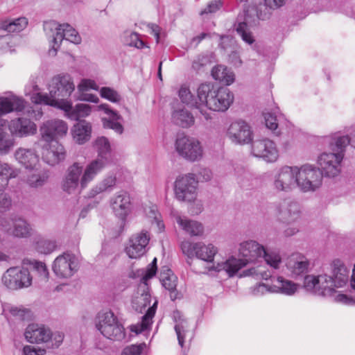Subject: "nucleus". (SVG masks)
<instances>
[{"label": "nucleus", "instance_id": "f257e3e1", "mask_svg": "<svg viewBox=\"0 0 355 355\" xmlns=\"http://www.w3.org/2000/svg\"><path fill=\"white\" fill-rule=\"evenodd\" d=\"M349 270L339 259L331 265V273L318 275H308L304 279V287L315 295L330 297L336 288H343L349 282Z\"/></svg>", "mask_w": 355, "mask_h": 355}, {"label": "nucleus", "instance_id": "f03ea898", "mask_svg": "<svg viewBox=\"0 0 355 355\" xmlns=\"http://www.w3.org/2000/svg\"><path fill=\"white\" fill-rule=\"evenodd\" d=\"M49 94H37L32 98L35 104H44L68 111L71 108L69 98L75 90L73 78L68 73L53 76L48 87Z\"/></svg>", "mask_w": 355, "mask_h": 355}, {"label": "nucleus", "instance_id": "7ed1b4c3", "mask_svg": "<svg viewBox=\"0 0 355 355\" xmlns=\"http://www.w3.org/2000/svg\"><path fill=\"white\" fill-rule=\"evenodd\" d=\"M326 139L329 140V148L333 152L322 153L318 157L317 162L322 175L335 177L340 173L341 162L346 146L350 144L355 148V139L349 138L348 136L338 135Z\"/></svg>", "mask_w": 355, "mask_h": 355}, {"label": "nucleus", "instance_id": "20e7f679", "mask_svg": "<svg viewBox=\"0 0 355 355\" xmlns=\"http://www.w3.org/2000/svg\"><path fill=\"white\" fill-rule=\"evenodd\" d=\"M263 246L253 240L243 241L239 244V258L234 256L229 257L223 262V270L229 277H234L239 271L251 263H255L261 258Z\"/></svg>", "mask_w": 355, "mask_h": 355}, {"label": "nucleus", "instance_id": "39448f33", "mask_svg": "<svg viewBox=\"0 0 355 355\" xmlns=\"http://www.w3.org/2000/svg\"><path fill=\"white\" fill-rule=\"evenodd\" d=\"M218 90L213 89L211 84H201L198 88V101L189 87L182 85L179 90V97L182 103L191 107L201 109V106L205 105L211 110L219 112L222 110V98L218 96Z\"/></svg>", "mask_w": 355, "mask_h": 355}, {"label": "nucleus", "instance_id": "423d86ee", "mask_svg": "<svg viewBox=\"0 0 355 355\" xmlns=\"http://www.w3.org/2000/svg\"><path fill=\"white\" fill-rule=\"evenodd\" d=\"M253 277L256 279H271V291L274 293H282L286 295H293L298 289V285L293 282L279 276L273 277L270 271L260 267H252L242 271L240 277Z\"/></svg>", "mask_w": 355, "mask_h": 355}, {"label": "nucleus", "instance_id": "0eeeda50", "mask_svg": "<svg viewBox=\"0 0 355 355\" xmlns=\"http://www.w3.org/2000/svg\"><path fill=\"white\" fill-rule=\"evenodd\" d=\"M174 149L180 157L190 162H198L204 156V148L200 140L184 134L177 135Z\"/></svg>", "mask_w": 355, "mask_h": 355}, {"label": "nucleus", "instance_id": "6e6552de", "mask_svg": "<svg viewBox=\"0 0 355 355\" xmlns=\"http://www.w3.org/2000/svg\"><path fill=\"white\" fill-rule=\"evenodd\" d=\"M44 29L45 31H55L51 41V46L49 50V54L51 56H55L57 54L58 49L63 40L73 44H79L81 42V37L78 33L68 24H58L55 21H51L44 23Z\"/></svg>", "mask_w": 355, "mask_h": 355}, {"label": "nucleus", "instance_id": "1a4fd4ad", "mask_svg": "<svg viewBox=\"0 0 355 355\" xmlns=\"http://www.w3.org/2000/svg\"><path fill=\"white\" fill-rule=\"evenodd\" d=\"M297 186L303 192L314 191L322 184V173L319 168L306 164L296 166Z\"/></svg>", "mask_w": 355, "mask_h": 355}, {"label": "nucleus", "instance_id": "9d476101", "mask_svg": "<svg viewBox=\"0 0 355 355\" xmlns=\"http://www.w3.org/2000/svg\"><path fill=\"white\" fill-rule=\"evenodd\" d=\"M96 328L105 337L110 340L120 341L125 338L124 328L119 323L112 311L98 315Z\"/></svg>", "mask_w": 355, "mask_h": 355}, {"label": "nucleus", "instance_id": "9b49d317", "mask_svg": "<svg viewBox=\"0 0 355 355\" xmlns=\"http://www.w3.org/2000/svg\"><path fill=\"white\" fill-rule=\"evenodd\" d=\"M180 248L189 259L196 257L207 263H212L218 252L217 248L213 244H205L203 242L192 243L184 241L180 244Z\"/></svg>", "mask_w": 355, "mask_h": 355}, {"label": "nucleus", "instance_id": "f8f14e48", "mask_svg": "<svg viewBox=\"0 0 355 355\" xmlns=\"http://www.w3.org/2000/svg\"><path fill=\"white\" fill-rule=\"evenodd\" d=\"M198 181L193 173L178 176L174 183L176 199L182 202H192L197 197Z\"/></svg>", "mask_w": 355, "mask_h": 355}, {"label": "nucleus", "instance_id": "ddd939ff", "mask_svg": "<svg viewBox=\"0 0 355 355\" xmlns=\"http://www.w3.org/2000/svg\"><path fill=\"white\" fill-rule=\"evenodd\" d=\"M296 166H284L272 174V187L278 192H289L297 186Z\"/></svg>", "mask_w": 355, "mask_h": 355}, {"label": "nucleus", "instance_id": "4468645a", "mask_svg": "<svg viewBox=\"0 0 355 355\" xmlns=\"http://www.w3.org/2000/svg\"><path fill=\"white\" fill-rule=\"evenodd\" d=\"M2 281L7 288L17 290L30 286L32 283V277L26 268L12 267L4 273Z\"/></svg>", "mask_w": 355, "mask_h": 355}, {"label": "nucleus", "instance_id": "2eb2a0df", "mask_svg": "<svg viewBox=\"0 0 355 355\" xmlns=\"http://www.w3.org/2000/svg\"><path fill=\"white\" fill-rule=\"evenodd\" d=\"M67 132V123L60 119L47 120L40 128L41 140L46 143L58 141L65 137Z\"/></svg>", "mask_w": 355, "mask_h": 355}, {"label": "nucleus", "instance_id": "dca6fc26", "mask_svg": "<svg viewBox=\"0 0 355 355\" xmlns=\"http://www.w3.org/2000/svg\"><path fill=\"white\" fill-rule=\"evenodd\" d=\"M78 269V259L73 254L69 252H64L57 257L52 265L53 272L60 278H69Z\"/></svg>", "mask_w": 355, "mask_h": 355}, {"label": "nucleus", "instance_id": "f3484780", "mask_svg": "<svg viewBox=\"0 0 355 355\" xmlns=\"http://www.w3.org/2000/svg\"><path fill=\"white\" fill-rule=\"evenodd\" d=\"M227 135L232 142L241 145L251 143L254 137L252 127L243 119L232 122L227 130Z\"/></svg>", "mask_w": 355, "mask_h": 355}, {"label": "nucleus", "instance_id": "a211bd4d", "mask_svg": "<svg viewBox=\"0 0 355 355\" xmlns=\"http://www.w3.org/2000/svg\"><path fill=\"white\" fill-rule=\"evenodd\" d=\"M132 200L130 193L125 190L116 192L110 200V207L114 215L123 221L132 211Z\"/></svg>", "mask_w": 355, "mask_h": 355}, {"label": "nucleus", "instance_id": "6ab92c4d", "mask_svg": "<svg viewBox=\"0 0 355 355\" xmlns=\"http://www.w3.org/2000/svg\"><path fill=\"white\" fill-rule=\"evenodd\" d=\"M0 225L7 234L17 238L28 237L33 231L30 224L20 217L2 219Z\"/></svg>", "mask_w": 355, "mask_h": 355}, {"label": "nucleus", "instance_id": "aec40b11", "mask_svg": "<svg viewBox=\"0 0 355 355\" xmlns=\"http://www.w3.org/2000/svg\"><path fill=\"white\" fill-rule=\"evenodd\" d=\"M251 153L254 157L262 158L267 162H275L279 157L276 144L268 139L253 141Z\"/></svg>", "mask_w": 355, "mask_h": 355}, {"label": "nucleus", "instance_id": "412c9836", "mask_svg": "<svg viewBox=\"0 0 355 355\" xmlns=\"http://www.w3.org/2000/svg\"><path fill=\"white\" fill-rule=\"evenodd\" d=\"M243 12L244 21L238 23L236 31L245 44L252 45L255 42V38L250 31L249 26H257L259 25V21L261 20L247 6L244 8Z\"/></svg>", "mask_w": 355, "mask_h": 355}, {"label": "nucleus", "instance_id": "4be33fe9", "mask_svg": "<svg viewBox=\"0 0 355 355\" xmlns=\"http://www.w3.org/2000/svg\"><path fill=\"white\" fill-rule=\"evenodd\" d=\"M149 241L150 233L146 230H143L132 235L125 248L127 255L131 259L140 258L146 252Z\"/></svg>", "mask_w": 355, "mask_h": 355}, {"label": "nucleus", "instance_id": "5701e85b", "mask_svg": "<svg viewBox=\"0 0 355 355\" xmlns=\"http://www.w3.org/2000/svg\"><path fill=\"white\" fill-rule=\"evenodd\" d=\"M83 174V166L79 163H74L69 166L62 181V190L69 193H75L80 187V180Z\"/></svg>", "mask_w": 355, "mask_h": 355}, {"label": "nucleus", "instance_id": "b1692460", "mask_svg": "<svg viewBox=\"0 0 355 355\" xmlns=\"http://www.w3.org/2000/svg\"><path fill=\"white\" fill-rule=\"evenodd\" d=\"M150 298V295L148 293H145L140 297V300L144 302L142 306L144 308L147 306H149V307L146 314L142 317L141 322L137 324L131 325L130 327V331L135 332L136 334L147 330L150 327L153 323V318L155 316L156 312L157 301L155 300L153 304L150 306L151 301Z\"/></svg>", "mask_w": 355, "mask_h": 355}, {"label": "nucleus", "instance_id": "393cba45", "mask_svg": "<svg viewBox=\"0 0 355 355\" xmlns=\"http://www.w3.org/2000/svg\"><path fill=\"white\" fill-rule=\"evenodd\" d=\"M9 130L14 136L26 137L37 132V125L29 119L19 117L10 121Z\"/></svg>", "mask_w": 355, "mask_h": 355}, {"label": "nucleus", "instance_id": "a878e982", "mask_svg": "<svg viewBox=\"0 0 355 355\" xmlns=\"http://www.w3.org/2000/svg\"><path fill=\"white\" fill-rule=\"evenodd\" d=\"M286 266L291 275L297 277L308 272L310 262L304 254L297 252L288 257Z\"/></svg>", "mask_w": 355, "mask_h": 355}, {"label": "nucleus", "instance_id": "bb28decb", "mask_svg": "<svg viewBox=\"0 0 355 355\" xmlns=\"http://www.w3.org/2000/svg\"><path fill=\"white\" fill-rule=\"evenodd\" d=\"M96 110L103 111L107 115V117L101 119L105 128L112 129L118 134H121L123 132V127L119 121L121 119V115L116 111L111 109L109 105L101 104L96 106Z\"/></svg>", "mask_w": 355, "mask_h": 355}, {"label": "nucleus", "instance_id": "cd10ccee", "mask_svg": "<svg viewBox=\"0 0 355 355\" xmlns=\"http://www.w3.org/2000/svg\"><path fill=\"white\" fill-rule=\"evenodd\" d=\"M64 146L58 141L46 143L43 147L42 159L49 165H55L65 158Z\"/></svg>", "mask_w": 355, "mask_h": 355}, {"label": "nucleus", "instance_id": "c85d7f7f", "mask_svg": "<svg viewBox=\"0 0 355 355\" xmlns=\"http://www.w3.org/2000/svg\"><path fill=\"white\" fill-rule=\"evenodd\" d=\"M51 330L43 324H30L26 328L24 336L31 343H47L50 340Z\"/></svg>", "mask_w": 355, "mask_h": 355}, {"label": "nucleus", "instance_id": "c756f323", "mask_svg": "<svg viewBox=\"0 0 355 355\" xmlns=\"http://www.w3.org/2000/svg\"><path fill=\"white\" fill-rule=\"evenodd\" d=\"M279 219L286 223L296 222L300 216L299 205L290 200H285L277 207Z\"/></svg>", "mask_w": 355, "mask_h": 355}, {"label": "nucleus", "instance_id": "7c9ffc66", "mask_svg": "<svg viewBox=\"0 0 355 355\" xmlns=\"http://www.w3.org/2000/svg\"><path fill=\"white\" fill-rule=\"evenodd\" d=\"M241 48L232 37L223 35V51L227 55V62L235 67L242 64L240 58Z\"/></svg>", "mask_w": 355, "mask_h": 355}, {"label": "nucleus", "instance_id": "2f4dec72", "mask_svg": "<svg viewBox=\"0 0 355 355\" xmlns=\"http://www.w3.org/2000/svg\"><path fill=\"white\" fill-rule=\"evenodd\" d=\"M25 106L26 101L24 98L13 94L0 97V116L12 112H21Z\"/></svg>", "mask_w": 355, "mask_h": 355}, {"label": "nucleus", "instance_id": "473e14b6", "mask_svg": "<svg viewBox=\"0 0 355 355\" xmlns=\"http://www.w3.org/2000/svg\"><path fill=\"white\" fill-rule=\"evenodd\" d=\"M175 219L178 226L185 234L190 236H201L203 235L204 225L200 222L179 214L175 216Z\"/></svg>", "mask_w": 355, "mask_h": 355}, {"label": "nucleus", "instance_id": "72a5a7b5", "mask_svg": "<svg viewBox=\"0 0 355 355\" xmlns=\"http://www.w3.org/2000/svg\"><path fill=\"white\" fill-rule=\"evenodd\" d=\"M15 159L26 168L34 169L39 162V157L33 149L19 148L15 152Z\"/></svg>", "mask_w": 355, "mask_h": 355}, {"label": "nucleus", "instance_id": "f704fd0d", "mask_svg": "<svg viewBox=\"0 0 355 355\" xmlns=\"http://www.w3.org/2000/svg\"><path fill=\"white\" fill-rule=\"evenodd\" d=\"M107 164L96 159L89 164L84 172L83 171L80 180V189H83L87 187L88 184L94 180L96 175L100 173Z\"/></svg>", "mask_w": 355, "mask_h": 355}, {"label": "nucleus", "instance_id": "c9c22d12", "mask_svg": "<svg viewBox=\"0 0 355 355\" xmlns=\"http://www.w3.org/2000/svg\"><path fill=\"white\" fill-rule=\"evenodd\" d=\"M173 318L175 322V331L177 334L178 344L181 347H183L185 338L190 331L189 322L183 318L178 311L173 312Z\"/></svg>", "mask_w": 355, "mask_h": 355}, {"label": "nucleus", "instance_id": "e433bc0d", "mask_svg": "<svg viewBox=\"0 0 355 355\" xmlns=\"http://www.w3.org/2000/svg\"><path fill=\"white\" fill-rule=\"evenodd\" d=\"M92 125L85 121H80L73 126L71 134L74 141L83 144L87 141L91 137Z\"/></svg>", "mask_w": 355, "mask_h": 355}, {"label": "nucleus", "instance_id": "4c0bfd02", "mask_svg": "<svg viewBox=\"0 0 355 355\" xmlns=\"http://www.w3.org/2000/svg\"><path fill=\"white\" fill-rule=\"evenodd\" d=\"M7 130L6 121L0 120V155H8L15 145V139Z\"/></svg>", "mask_w": 355, "mask_h": 355}, {"label": "nucleus", "instance_id": "58836bf2", "mask_svg": "<svg viewBox=\"0 0 355 355\" xmlns=\"http://www.w3.org/2000/svg\"><path fill=\"white\" fill-rule=\"evenodd\" d=\"M94 147L98 153L96 159L108 164L112 157V149L109 139L103 136L98 137L94 143Z\"/></svg>", "mask_w": 355, "mask_h": 355}, {"label": "nucleus", "instance_id": "ea45409f", "mask_svg": "<svg viewBox=\"0 0 355 355\" xmlns=\"http://www.w3.org/2000/svg\"><path fill=\"white\" fill-rule=\"evenodd\" d=\"M263 116L267 128L274 132L276 135H280L282 120L284 116L279 112V108L277 107L272 112H266Z\"/></svg>", "mask_w": 355, "mask_h": 355}, {"label": "nucleus", "instance_id": "a19ab883", "mask_svg": "<svg viewBox=\"0 0 355 355\" xmlns=\"http://www.w3.org/2000/svg\"><path fill=\"white\" fill-rule=\"evenodd\" d=\"M172 120L174 123L182 128H189L194 124L193 114L185 108H179L173 111Z\"/></svg>", "mask_w": 355, "mask_h": 355}, {"label": "nucleus", "instance_id": "79ce46f5", "mask_svg": "<svg viewBox=\"0 0 355 355\" xmlns=\"http://www.w3.org/2000/svg\"><path fill=\"white\" fill-rule=\"evenodd\" d=\"M28 25L26 17H19L14 19H6L0 22V29L9 33H18L23 31Z\"/></svg>", "mask_w": 355, "mask_h": 355}, {"label": "nucleus", "instance_id": "37998d69", "mask_svg": "<svg viewBox=\"0 0 355 355\" xmlns=\"http://www.w3.org/2000/svg\"><path fill=\"white\" fill-rule=\"evenodd\" d=\"M19 170L6 162L0 161V188H6L9 180L15 178L19 174Z\"/></svg>", "mask_w": 355, "mask_h": 355}, {"label": "nucleus", "instance_id": "c03bdc74", "mask_svg": "<svg viewBox=\"0 0 355 355\" xmlns=\"http://www.w3.org/2000/svg\"><path fill=\"white\" fill-rule=\"evenodd\" d=\"M177 280V277L169 269H167L166 272H161L160 281L162 282V286L171 292L170 297L172 300L176 298L175 289Z\"/></svg>", "mask_w": 355, "mask_h": 355}, {"label": "nucleus", "instance_id": "a18cd8bd", "mask_svg": "<svg viewBox=\"0 0 355 355\" xmlns=\"http://www.w3.org/2000/svg\"><path fill=\"white\" fill-rule=\"evenodd\" d=\"M67 116L72 120H79L80 118H85L90 115L92 107L87 104L78 103L74 107H72L71 101V108L68 111H64Z\"/></svg>", "mask_w": 355, "mask_h": 355}, {"label": "nucleus", "instance_id": "49530a36", "mask_svg": "<svg viewBox=\"0 0 355 355\" xmlns=\"http://www.w3.org/2000/svg\"><path fill=\"white\" fill-rule=\"evenodd\" d=\"M116 182V178L114 175L105 177L90 190L89 196L93 198L101 193L112 189L115 186Z\"/></svg>", "mask_w": 355, "mask_h": 355}, {"label": "nucleus", "instance_id": "de8ad7c7", "mask_svg": "<svg viewBox=\"0 0 355 355\" xmlns=\"http://www.w3.org/2000/svg\"><path fill=\"white\" fill-rule=\"evenodd\" d=\"M2 315H4L6 320L10 323L12 318L23 320L25 316L26 311L24 309L15 306L10 304L1 303Z\"/></svg>", "mask_w": 355, "mask_h": 355}, {"label": "nucleus", "instance_id": "09e8293b", "mask_svg": "<svg viewBox=\"0 0 355 355\" xmlns=\"http://www.w3.org/2000/svg\"><path fill=\"white\" fill-rule=\"evenodd\" d=\"M35 250L44 254H48L53 252L56 248V242L53 240L37 236L34 241Z\"/></svg>", "mask_w": 355, "mask_h": 355}, {"label": "nucleus", "instance_id": "8fccbe9b", "mask_svg": "<svg viewBox=\"0 0 355 355\" xmlns=\"http://www.w3.org/2000/svg\"><path fill=\"white\" fill-rule=\"evenodd\" d=\"M49 178L48 172L44 170H35L31 174L28 175L26 183L33 188L42 187Z\"/></svg>", "mask_w": 355, "mask_h": 355}, {"label": "nucleus", "instance_id": "3c124183", "mask_svg": "<svg viewBox=\"0 0 355 355\" xmlns=\"http://www.w3.org/2000/svg\"><path fill=\"white\" fill-rule=\"evenodd\" d=\"M261 258L264 259L267 265L275 270L279 269L282 264L280 254L273 250L266 249L263 247V251L261 252Z\"/></svg>", "mask_w": 355, "mask_h": 355}, {"label": "nucleus", "instance_id": "603ef678", "mask_svg": "<svg viewBox=\"0 0 355 355\" xmlns=\"http://www.w3.org/2000/svg\"><path fill=\"white\" fill-rule=\"evenodd\" d=\"M144 211L146 216L151 220V223H156L158 232L164 230L165 226L156 205L146 207Z\"/></svg>", "mask_w": 355, "mask_h": 355}, {"label": "nucleus", "instance_id": "864d4df0", "mask_svg": "<svg viewBox=\"0 0 355 355\" xmlns=\"http://www.w3.org/2000/svg\"><path fill=\"white\" fill-rule=\"evenodd\" d=\"M42 78L37 74L32 75L28 83L25 86L24 93L26 96H30L31 100L32 101V98L37 94H42L40 92V89L39 87V83H41Z\"/></svg>", "mask_w": 355, "mask_h": 355}, {"label": "nucleus", "instance_id": "5fc2aeb1", "mask_svg": "<svg viewBox=\"0 0 355 355\" xmlns=\"http://www.w3.org/2000/svg\"><path fill=\"white\" fill-rule=\"evenodd\" d=\"M99 92L103 98H105L112 103H117L121 100V95L113 88L103 87L100 89Z\"/></svg>", "mask_w": 355, "mask_h": 355}, {"label": "nucleus", "instance_id": "6e6d98bb", "mask_svg": "<svg viewBox=\"0 0 355 355\" xmlns=\"http://www.w3.org/2000/svg\"><path fill=\"white\" fill-rule=\"evenodd\" d=\"M34 270L37 272L39 277L42 281H46L49 278V270L44 262L34 261L32 263Z\"/></svg>", "mask_w": 355, "mask_h": 355}, {"label": "nucleus", "instance_id": "4d7b16f0", "mask_svg": "<svg viewBox=\"0 0 355 355\" xmlns=\"http://www.w3.org/2000/svg\"><path fill=\"white\" fill-rule=\"evenodd\" d=\"M77 87L78 92H87L91 89L98 91L99 89L95 80L89 78L82 79Z\"/></svg>", "mask_w": 355, "mask_h": 355}, {"label": "nucleus", "instance_id": "13d9d810", "mask_svg": "<svg viewBox=\"0 0 355 355\" xmlns=\"http://www.w3.org/2000/svg\"><path fill=\"white\" fill-rule=\"evenodd\" d=\"M271 288H272V284H264V283H259V284H257V285H255L252 288V294L254 296L258 297V296L263 295L266 294V293H272L271 291Z\"/></svg>", "mask_w": 355, "mask_h": 355}, {"label": "nucleus", "instance_id": "bf43d9fd", "mask_svg": "<svg viewBox=\"0 0 355 355\" xmlns=\"http://www.w3.org/2000/svg\"><path fill=\"white\" fill-rule=\"evenodd\" d=\"M157 272V259L154 258L152 263L149 264L145 270L142 277V281L146 283V281L154 277Z\"/></svg>", "mask_w": 355, "mask_h": 355}, {"label": "nucleus", "instance_id": "052dcab7", "mask_svg": "<svg viewBox=\"0 0 355 355\" xmlns=\"http://www.w3.org/2000/svg\"><path fill=\"white\" fill-rule=\"evenodd\" d=\"M144 345V344H140L128 346L123 349L121 355H141Z\"/></svg>", "mask_w": 355, "mask_h": 355}, {"label": "nucleus", "instance_id": "680f3d73", "mask_svg": "<svg viewBox=\"0 0 355 355\" xmlns=\"http://www.w3.org/2000/svg\"><path fill=\"white\" fill-rule=\"evenodd\" d=\"M234 100V94L229 89L223 88V112L226 111L233 103Z\"/></svg>", "mask_w": 355, "mask_h": 355}, {"label": "nucleus", "instance_id": "e2e57ef3", "mask_svg": "<svg viewBox=\"0 0 355 355\" xmlns=\"http://www.w3.org/2000/svg\"><path fill=\"white\" fill-rule=\"evenodd\" d=\"M209 62V58L207 55H198L192 62V67L195 70H200V68Z\"/></svg>", "mask_w": 355, "mask_h": 355}, {"label": "nucleus", "instance_id": "0e129e2a", "mask_svg": "<svg viewBox=\"0 0 355 355\" xmlns=\"http://www.w3.org/2000/svg\"><path fill=\"white\" fill-rule=\"evenodd\" d=\"M64 339V334L62 332L56 331L55 333H51L50 335V341L51 343V346L53 347H58L61 343H62Z\"/></svg>", "mask_w": 355, "mask_h": 355}, {"label": "nucleus", "instance_id": "69168bd1", "mask_svg": "<svg viewBox=\"0 0 355 355\" xmlns=\"http://www.w3.org/2000/svg\"><path fill=\"white\" fill-rule=\"evenodd\" d=\"M222 3L220 0L218 1H211L208 6L200 12V15H204L205 14L214 13L216 12L220 8Z\"/></svg>", "mask_w": 355, "mask_h": 355}, {"label": "nucleus", "instance_id": "338daca9", "mask_svg": "<svg viewBox=\"0 0 355 355\" xmlns=\"http://www.w3.org/2000/svg\"><path fill=\"white\" fill-rule=\"evenodd\" d=\"M10 205V197L4 192V188H0V208H8Z\"/></svg>", "mask_w": 355, "mask_h": 355}, {"label": "nucleus", "instance_id": "774afa93", "mask_svg": "<svg viewBox=\"0 0 355 355\" xmlns=\"http://www.w3.org/2000/svg\"><path fill=\"white\" fill-rule=\"evenodd\" d=\"M46 350L40 348H35L29 345H26L23 349L24 355H44Z\"/></svg>", "mask_w": 355, "mask_h": 355}]
</instances>
